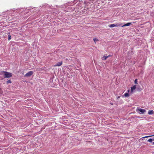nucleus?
I'll return each instance as SVG.
<instances>
[{
  "mask_svg": "<svg viewBox=\"0 0 154 154\" xmlns=\"http://www.w3.org/2000/svg\"><path fill=\"white\" fill-rule=\"evenodd\" d=\"M5 73L4 75V78H8L11 77L12 76V73L7 72H3Z\"/></svg>",
  "mask_w": 154,
  "mask_h": 154,
  "instance_id": "obj_1",
  "label": "nucleus"
},
{
  "mask_svg": "<svg viewBox=\"0 0 154 154\" xmlns=\"http://www.w3.org/2000/svg\"><path fill=\"white\" fill-rule=\"evenodd\" d=\"M122 25V23L120 24H113L109 25V26L110 27H113L115 26H120Z\"/></svg>",
  "mask_w": 154,
  "mask_h": 154,
  "instance_id": "obj_2",
  "label": "nucleus"
},
{
  "mask_svg": "<svg viewBox=\"0 0 154 154\" xmlns=\"http://www.w3.org/2000/svg\"><path fill=\"white\" fill-rule=\"evenodd\" d=\"M33 72L32 71H30L26 73L25 75V77H29L32 75Z\"/></svg>",
  "mask_w": 154,
  "mask_h": 154,
  "instance_id": "obj_3",
  "label": "nucleus"
},
{
  "mask_svg": "<svg viewBox=\"0 0 154 154\" xmlns=\"http://www.w3.org/2000/svg\"><path fill=\"white\" fill-rule=\"evenodd\" d=\"M137 109L140 112L143 114L146 112V110L145 109H142L140 108H137Z\"/></svg>",
  "mask_w": 154,
  "mask_h": 154,
  "instance_id": "obj_4",
  "label": "nucleus"
},
{
  "mask_svg": "<svg viewBox=\"0 0 154 154\" xmlns=\"http://www.w3.org/2000/svg\"><path fill=\"white\" fill-rule=\"evenodd\" d=\"M63 63L62 61H61L57 63L56 65L54 66H61Z\"/></svg>",
  "mask_w": 154,
  "mask_h": 154,
  "instance_id": "obj_5",
  "label": "nucleus"
},
{
  "mask_svg": "<svg viewBox=\"0 0 154 154\" xmlns=\"http://www.w3.org/2000/svg\"><path fill=\"white\" fill-rule=\"evenodd\" d=\"M111 56H112L110 55H108V56H103V57H102V59L103 60H106L107 58L111 57Z\"/></svg>",
  "mask_w": 154,
  "mask_h": 154,
  "instance_id": "obj_6",
  "label": "nucleus"
},
{
  "mask_svg": "<svg viewBox=\"0 0 154 154\" xmlns=\"http://www.w3.org/2000/svg\"><path fill=\"white\" fill-rule=\"evenodd\" d=\"M131 24V23H126L123 25H122H122L121 26H122V27H124V26H130Z\"/></svg>",
  "mask_w": 154,
  "mask_h": 154,
  "instance_id": "obj_7",
  "label": "nucleus"
},
{
  "mask_svg": "<svg viewBox=\"0 0 154 154\" xmlns=\"http://www.w3.org/2000/svg\"><path fill=\"white\" fill-rule=\"evenodd\" d=\"M154 113V111L153 110H149L148 112V114L149 115H152Z\"/></svg>",
  "mask_w": 154,
  "mask_h": 154,
  "instance_id": "obj_8",
  "label": "nucleus"
},
{
  "mask_svg": "<svg viewBox=\"0 0 154 154\" xmlns=\"http://www.w3.org/2000/svg\"><path fill=\"white\" fill-rule=\"evenodd\" d=\"M136 88V85H134L133 87H131V91L133 92V90H135Z\"/></svg>",
  "mask_w": 154,
  "mask_h": 154,
  "instance_id": "obj_9",
  "label": "nucleus"
},
{
  "mask_svg": "<svg viewBox=\"0 0 154 154\" xmlns=\"http://www.w3.org/2000/svg\"><path fill=\"white\" fill-rule=\"evenodd\" d=\"M124 96L125 97H127L129 96V94L128 93H126L124 94Z\"/></svg>",
  "mask_w": 154,
  "mask_h": 154,
  "instance_id": "obj_10",
  "label": "nucleus"
},
{
  "mask_svg": "<svg viewBox=\"0 0 154 154\" xmlns=\"http://www.w3.org/2000/svg\"><path fill=\"white\" fill-rule=\"evenodd\" d=\"M6 83L7 84H8L9 83H11V80H9L7 81Z\"/></svg>",
  "mask_w": 154,
  "mask_h": 154,
  "instance_id": "obj_11",
  "label": "nucleus"
},
{
  "mask_svg": "<svg viewBox=\"0 0 154 154\" xmlns=\"http://www.w3.org/2000/svg\"><path fill=\"white\" fill-rule=\"evenodd\" d=\"M152 140H153L152 139L150 138L148 140V141L149 142H152Z\"/></svg>",
  "mask_w": 154,
  "mask_h": 154,
  "instance_id": "obj_12",
  "label": "nucleus"
},
{
  "mask_svg": "<svg viewBox=\"0 0 154 154\" xmlns=\"http://www.w3.org/2000/svg\"><path fill=\"white\" fill-rule=\"evenodd\" d=\"M94 41L95 42V43L96 41H98V40L97 38H94L93 39Z\"/></svg>",
  "mask_w": 154,
  "mask_h": 154,
  "instance_id": "obj_13",
  "label": "nucleus"
},
{
  "mask_svg": "<svg viewBox=\"0 0 154 154\" xmlns=\"http://www.w3.org/2000/svg\"><path fill=\"white\" fill-rule=\"evenodd\" d=\"M134 83L135 84H137V79H135V80L134 81Z\"/></svg>",
  "mask_w": 154,
  "mask_h": 154,
  "instance_id": "obj_14",
  "label": "nucleus"
},
{
  "mask_svg": "<svg viewBox=\"0 0 154 154\" xmlns=\"http://www.w3.org/2000/svg\"><path fill=\"white\" fill-rule=\"evenodd\" d=\"M11 36L10 35H8V40H10V39H11Z\"/></svg>",
  "mask_w": 154,
  "mask_h": 154,
  "instance_id": "obj_15",
  "label": "nucleus"
},
{
  "mask_svg": "<svg viewBox=\"0 0 154 154\" xmlns=\"http://www.w3.org/2000/svg\"><path fill=\"white\" fill-rule=\"evenodd\" d=\"M151 136H145V137H143V138H147V137H151Z\"/></svg>",
  "mask_w": 154,
  "mask_h": 154,
  "instance_id": "obj_16",
  "label": "nucleus"
},
{
  "mask_svg": "<svg viewBox=\"0 0 154 154\" xmlns=\"http://www.w3.org/2000/svg\"><path fill=\"white\" fill-rule=\"evenodd\" d=\"M120 96H118V97L117 98V99H119V98H120Z\"/></svg>",
  "mask_w": 154,
  "mask_h": 154,
  "instance_id": "obj_17",
  "label": "nucleus"
},
{
  "mask_svg": "<svg viewBox=\"0 0 154 154\" xmlns=\"http://www.w3.org/2000/svg\"><path fill=\"white\" fill-rule=\"evenodd\" d=\"M128 92H129V90H128Z\"/></svg>",
  "mask_w": 154,
  "mask_h": 154,
  "instance_id": "obj_18",
  "label": "nucleus"
},
{
  "mask_svg": "<svg viewBox=\"0 0 154 154\" xmlns=\"http://www.w3.org/2000/svg\"><path fill=\"white\" fill-rule=\"evenodd\" d=\"M153 145H154V142H153Z\"/></svg>",
  "mask_w": 154,
  "mask_h": 154,
  "instance_id": "obj_19",
  "label": "nucleus"
},
{
  "mask_svg": "<svg viewBox=\"0 0 154 154\" xmlns=\"http://www.w3.org/2000/svg\"><path fill=\"white\" fill-rule=\"evenodd\" d=\"M110 104H112H112H112V103H110Z\"/></svg>",
  "mask_w": 154,
  "mask_h": 154,
  "instance_id": "obj_20",
  "label": "nucleus"
},
{
  "mask_svg": "<svg viewBox=\"0 0 154 154\" xmlns=\"http://www.w3.org/2000/svg\"><path fill=\"white\" fill-rule=\"evenodd\" d=\"M152 136H154V135H152Z\"/></svg>",
  "mask_w": 154,
  "mask_h": 154,
  "instance_id": "obj_21",
  "label": "nucleus"
},
{
  "mask_svg": "<svg viewBox=\"0 0 154 154\" xmlns=\"http://www.w3.org/2000/svg\"><path fill=\"white\" fill-rule=\"evenodd\" d=\"M153 140H154V139H153Z\"/></svg>",
  "mask_w": 154,
  "mask_h": 154,
  "instance_id": "obj_22",
  "label": "nucleus"
},
{
  "mask_svg": "<svg viewBox=\"0 0 154 154\" xmlns=\"http://www.w3.org/2000/svg\"><path fill=\"white\" fill-rule=\"evenodd\" d=\"M1 89L0 88V90H1Z\"/></svg>",
  "mask_w": 154,
  "mask_h": 154,
  "instance_id": "obj_23",
  "label": "nucleus"
}]
</instances>
